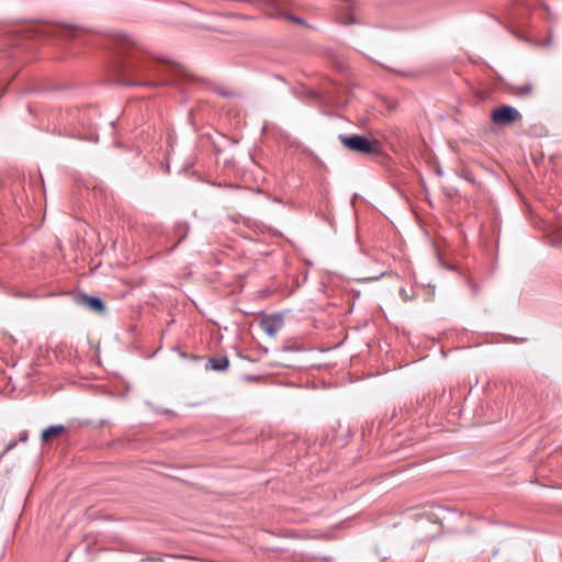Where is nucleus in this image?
<instances>
[{
    "label": "nucleus",
    "mask_w": 562,
    "mask_h": 562,
    "mask_svg": "<svg viewBox=\"0 0 562 562\" xmlns=\"http://www.w3.org/2000/svg\"><path fill=\"white\" fill-rule=\"evenodd\" d=\"M77 29L68 25H53L45 30V33L52 37L75 38L77 36Z\"/></svg>",
    "instance_id": "nucleus-5"
},
{
    "label": "nucleus",
    "mask_w": 562,
    "mask_h": 562,
    "mask_svg": "<svg viewBox=\"0 0 562 562\" xmlns=\"http://www.w3.org/2000/svg\"><path fill=\"white\" fill-rule=\"evenodd\" d=\"M339 139L346 148L355 153L378 155L382 149V145L378 139H369L360 135H340Z\"/></svg>",
    "instance_id": "nucleus-2"
},
{
    "label": "nucleus",
    "mask_w": 562,
    "mask_h": 562,
    "mask_svg": "<svg viewBox=\"0 0 562 562\" xmlns=\"http://www.w3.org/2000/svg\"><path fill=\"white\" fill-rule=\"evenodd\" d=\"M521 117L519 111L510 105L497 106L491 113V121L499 126L512 125L514 122L520 121Z\"/></svg>",
    "instance_id": "nucleus-3"
},
{
    "label": "nucleus",
    "mask_w": 562,
    "mask_h": 562,
    "mask_svg": "<svg viewBox=\"0 0 562 562\" xmlns=\"http://www.w3.org/2000/svg\"><path fill=\"white\" fill-rule=\"evenodd\" d=\"M153 562H162V559L153 560Z\"/></svg>",
    "instance_id": "nucleus-12"
},
{
    "label": "nucleus",
    "mask_w": 562,
    "mask_h": 562,
    "mask_svg": "<svg viewBox=\"0 0 562 562\" xmlns=\"http://www.w3.org/2000/svg\"><path fill=\"white\" fill-rule=\"evenodd\" d=\"M64 430H65V427H64V426H61V425L50 426V427L46 428V429L42 432V439H43L44 441H47V440H49L52 437L57 436V435H60Z\"/></svg>",
    "instance_id": "nucleus-8"
},
{
    "label": "nucleus",
    "mask_w": 562,
    "mask_h": 562,
    "mask_svg": "<svg viewBox=\"0 0 562 562\" xmlns=\"http://www.w3.org/2000/svg\"><path fill=\"white\" fill-rule=\"evenodd\" d=\"M80 302L88 308L95 311L98 313H104L105 311V305L103 301L97 296L82 295Z\"/></svg>",
    "instance_id": "nucleus-6"
},
{
    "label": "nucleus",
    "mask_w": 562,
    "mask_h": 562,
    "mask_svg": "<svg viewBox=\"0 0 562 562\" xmlns=\"http://www.w3.org/2000/svg\"><path fill=\"white\" fill-rule=\"evenodd\" d=\"M210 364L213 370L224 371L228 368L229 361L226 357L212 358L210 359Z\"/></svg>",
    "instance_id": "nucleus-7"
},
{
    "label": "nucleus",
    "mask_w": 562,
    "mask_h": 562,
    "mask_svg": "<svg viewBox=\"0 0 562 562\" xmlns=\"http://www.w3.org/2000/svg\"><path fill=\"white\" fill-rule=\"evenodd\" d=\"M338 21L341 23V24H352L355 22V19L352 16V14H347L346 18H342V16H339L338 18Z\"/></svg>",
    "instance_id": "nucleus-10"
},
{
    "label": "nucleus",
    "mask_w": 562,
    "mask_h": 562,
    "mask_svg": "<svg viewBox=\"0 0 562 562\" xmlns=\"http://www.w3.org/2000/svg\"><path fill=\"white\" fill-rule=\"evenodd\" d=\"M559 238V240H553L552 243L557 246H562V233H560Z\"/></svg>",
    "instance_id": "nucleus-11"
},
{
    "label": "nucleus",
    "mask_w": 562,
    "mask_h": 562,
    "mask_svg": "<svg viewBox=\"0 0 562 562\" xmlns=\"http://www.w3.org/2000/svg\"><path fill=\"white\" fill-rule=\"evenodd\" d=\"M127 45L120 48V54L124 56L115 65L117 81L125 86L157 87L159 83L149 79L157 67L140 58L137 53L130 50Z\"/></svg>",
    "instance_id": "nucleus-1"
},
{
    "label": "nucleus",
    "mask_w": 562,
    "mask_h": 562,
    "mask_svg": "<svg viewBox=\"0 0 562 562\" xmlns=\"http://www.w3.org/2000/svg\"><path fill=\"white\" fill-rule=\"evenodd\" d=\"M532 90H533V87L531 83H524V85L517 86L515 88V92L519 97L530 95Z\"/></svg>",
    "instance_id": "nucleus-9"
},
{
    "label": "nucleus",
    "mask_w": 562,
    "mask_h": 562,
    "mask_svg": "<svg viewBox=\"0 0 562 562\" xmlns=\"http://www.w3.org/2000/svg\"><path fill=\"white\" fill-rule=\"evenodd\" d=\"M283 317L281 315H268L260 321V328L270 337H274L283 327Z\"/></svg>",
    "instance_id": "nucleus-4"
}]
</instances>
